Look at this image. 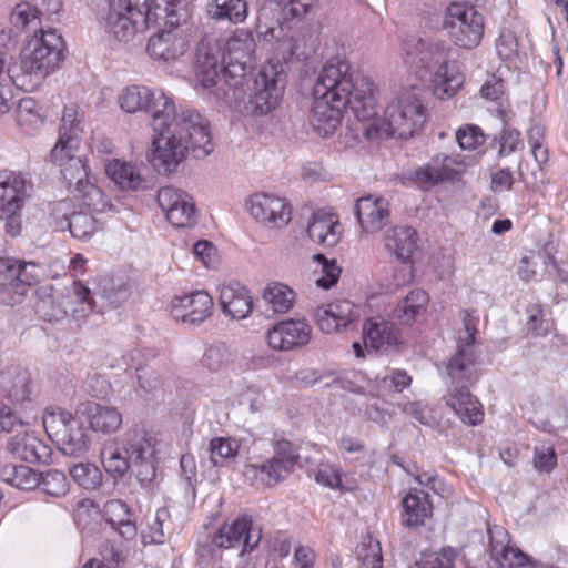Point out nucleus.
<instances>
[{"label": "nucleus", "mask_w": 568, "mask_h": 568, "mask_svg": "<svg viewBox=\"0 0 568 568\" xmlns=\"http://www.w3.org/2000/svg\"><path fill=\"white\" fill-rule=\"evenodd\" d=\"M490 557L500 568H532L531 559L519 548L510 545V536L501 526H488Z\"/></svg>", "instance_id": "aec40b11"}, {"label": "nucleus", "mask_w": 568, "mask_h": 568, "mask_svg": "<svg viewBox=\"0 0 568 568\" xmlns=\"http://www.w3.org/2000/svg\"><path fill=\"white\" fill-rule=\"evenodd\" d=\"M156 135L146 156L162 175L174 172L184 161L187 150L196 158L207 156L213 151L209 122L196 110L180 106L168 119V126L153 130Z\"/></svg>", "instance_id": "f03ea898"}, {"label": "nucleus", "mask_w": 568, "mask_h": 568, "mask_svg": "<svg viewBox=\"0 0 568 568\" xmlns=\"http://www.w3.org/2000/svg\"><path fill=\"white\" fill-rule=\"evenodd\" d=\"M180 24L170 26L166 24L165 19H160L159 26H162V29L150 38L146 45V51L152 59L171 62L184 55L187 41L179 28Z\"/></svg>", "instance_id": "a211bd4d"}, {"label": "nucleus", "mask_w": 568, "mask_h": 568, "mask_svg": "<svg viewBox=\"0 0 568 568\" xmlns=\"http://www.w3.org/2000/svg\"><path fill=\"white\" fill-rule=\"evenodd\" d=\"M171 516L168 508H159L152 523L148 525L146 530L142 531L143 544L162 545L165 542L166 532L171 529Z\"/></svg>", "instance_id": "09e8293b"}, {"label": "nucleus", "mask_w": 568, "mask_h": 568, "mask_svg": "<svg viewBox=\"0 0 568 568\" xmlns=\"http://www.w3.org/2000/svg\"><path fill=\"white\" fill-rule=\"evenodd\" d=\"M386 248L403 263H407L417 247V233L410 226H396L388 231Z\"/></svg>", "instance_id": "c9c22d12"}, {"label": "nucleus", "mask_w": 568, "mask_h": 568, "mask_svg": "<svg viewBox=\"0 0 568 568\" xmlns=\"http://www.w3.org/2000/svg\"><path fill=\"white\" fill-rule=\"evenodd\" d=\"M250 214L257 221L273 227H283L292 219V207L283 197L257 193L247 202Z\"/></svg>", "instance_id": "412c9836"}, {"label": "nucleus", "mask_w": 568, "mask_h": 568, "mask_svg": "<svg viewBox=\"0 0 568 568\" xmlns=\"http://www.w3.org/2000/svg\"><path fill=\"white\" fill-rule=\"evenodd\" d=\"M158 203L168 221L175 227H190L196 223V207L190 194L173 186L161 187Z\"/></svg>", "instance_id": "dca6fc26"}, {"label": "nucleus", "mask_w": 568, "mask_h": 568, "mask_svg": "<svg viewBox=\"0 0 568 568\" xmlns=\"http://www.w3.org/2000/svg\"><path fill=\"white\" fill-rule=\"evenodd\" d=\"M251 467L261 474L262 479L268 486L281 483L294 470V468L287 466V462H282L273 456L265 459L262 464L251 465Z\"/></svg>", "instance_id": "3c124183"}, {"label": "nucleus", "mask_w": 568, "mask_h": 568, "mask_svg": "<svg viewBox=\"0 0 568 568\" xmlns=\"http://www.w3.org/2000/svg\"><path fill=\"white\" fill-rule=\"evenodd\" d=\"M449 59V48L440 41H428V50L424 51V58L415 60V73L423 78L433 68Z\"/></svg>", "instance_id": "de8ad7c7"}, {"label": "nucleus", "mask_w": 568, "mask_h": 568, "mask_svg": "<svg viewBox=\"0 0 568 568\" xmlns=\"http://www.w3.org/2000/svg\"><path fill=\"white\" fill-rule=\"evenodd\" d=\"M91 294L94 301V296L99 295L101 298L108 302L110 306L118 307L129 298L130 287L125 283L115 284L113 281H108L100 292H91Z\"/></svg>", "instance_id": "052dcab7"}, {"label": "nucleus", "mask_w": 568, "mask_h": 568, "mask_svg": "<svg viewBox=\"0 0 568 568\" xmlns=\"http://www.w3.org/2000/svg\"><path fill=\"white\" fill-rule=\"evenodd\" d=\"M74 207L71 200H62L52 205L50 219L55 231H67L70 217L74 214Z\"/></svg>", "instance_id": "e2e57ef3"}, {"label": "nucleus", "mask_w": 568, "mask_h": 568, "mask_svg": "<svg viewBox=\"0 0 568 568\" xmlns=\"http://www.w3.org/2000/svg\"><path fill=\"white\" fill-rule=\"evenodd\" d=\"M315 318L323 333L332 334L358 320V308L347 300H338L315 310Z\"/></svg>", "instance_id": "b1692460"}, {"label": "nucleus", "mask_w": 568, "mask_h": 568, "mask_svg": "<svg viewBox=\"0 0 568 568\" xmlns=\"http://www.w3.org/2000/svg\"><path fill=\"white\" fill-rule=\"evenodd\" d=\"M425 108L414 91L402 92L385 109V116L375 114L359 121L363 135L369 140L408 139L425 122Z\"/></svg>", "instance_id": "20e7f679"}, {"label": "nucleus", "mask_w": 568, "mask_h": 568, "mask_svg": "<svg viewBox=\"0 0 568 568\" xmlns=\"http://www.w3.org/2000/svg\"><path fill=\"white\" fill-rule=\"evenodd\" d=\"M457 556V549L448 547L439 552L427 555L418 564V568H455Z\"/></svg>", "instance_id": "0e129e2a"}, {"label": "nucleus", "mask_w": 568, "mask_h": 568, "mask_svg": "<svg viewBox=\"0 0 568 568\" xmlns=\"http://www.w3.org/2000/svg\"><path fill=\"white\" fill-rule=\"evenodd\" d=\"M400 505V521L406 528L419 529L433 516L434 506L428 491L424 489L410 488L402 498Z\"/></svg>", "instance_id": "c85d7f7f"}, {"label": "nucleus", "mask_w": 568, "mask_h": 568, "mask_svg": "<svg viewBox=\"0 0 568 568\" xmlns=\"http://www.w3.org/2000/svg\"><path fill=\"white\" fill-rule=\"evenodd\" d=\"M75 414L84 417L89 427L95 433L113 434L123 423L122 414L116 407L89 400L80 403Z\"/></svg>", "instance_id": "cd10ccee"}, {"label": "nucleus", "mask_w": 568, "mask_h": 568, "mask_svg": "<svg viewBox=\"0 0 568 568\" xmlns=\"http://www.w3.org/2000/svg\"><path fill=\"white\" fill-rule=\"evenodd\" d=\"M263 298L273 313L284 314L293 307L295 293L287 285L274 282L264 288Z\"/></svg>", "instance_id": "49530a36"}, {"label": "nucleus", "mask_w": 568, "mask_h": 568, "mask_svg": "<svg viewBox=\"0 0 568 568\" xmlns=\"http://www.w3.org/2000/svg\"><path fill=\"white\" fill-rule=\"evenodd\" d=\"M40 11L32 7L29 1L18 3L11 11L10 23L18 30L23 32H33L40 34V28H44Z\"/></svg>", "instance_id": "a18cd8bd"}, {"label": "nucleus", "mask_w": 568, "mask_h": 568, "mask_svg": "<svg viewBox=\"0 0 568 568\" xmlns=\"http://www.w3.org/2000/svg\"><path fill=\"white\" fill-rule=\"evenodd\" d=\"M464 375L463 372L459 376L454 377L450 374L449 365H446V404L464 424L476 426L483 422L484 412L480 402L470 394L469 387L479 379L480 374L478 367H476L475 378L466 379Z\"/></svg>", "instance_id": "4468645a"}, {"label": "nucleus", "mask_w": 568, "mask_h": 568, "mask_svg": "<svg viewBox=\"0 0 568 568\" xmlns=\"http://www.w3.org/2000/svg\"><path fill=\"white\" fill-rule=\"evenodd\" d=\"M261 537V529L253 528L248 517H241L231 525H223L212 537V545L219 549L242 545L241 554L251 552L257 547Z\"/></svg>", "instance_id": "6ab92c4d"}, {"label": "nucleus", "mask_w": 568, "mask_h": 568, "mask_svg": "<svg viewBox=\"0 0 568 568\" xmlns=\"http://www.w3.org/2000/svg\"><path fill=\"white\" fill-rule=\"evenodd\" d=\"M40 278L34 262L0 256V301L9 306L22 302L30 286Z\"/></svg>", "instance_id": "f8f14e48"}, {"label": "nucleus", "mask_w": 568, "mask_h": 568, "mask_svg": "<svg viewBox=\"0 0 568 568\" xmlns=\"http://www.w3.org/2000/svg\"><path fill=\"white\" fill-rule=\"evenodd\" d=\"M70 305L72 317L79 325L97 311L91 290L80 281L73 283L69 295L55 291L52 285H43L36 291L34 311L45 322L62 321L68 315Z\"/></svg>", "instance_id": "0eeeda50"}, {"label": "nucleus", "mask_w": 568, "mask_h": 568, "mask_svg": "<svg viewBox=\"0 0 568 568\" xmlns=\"http://www.w3.org/2000/svg\"><path fill=\"white\" fill-rule=\"evenodd\" d=\"M219 302L222 312L233 320H244L253 311V297L250 291L239 282L223 284Z\"/></svg>", "instance_id": "c756f323"}, {"label": "nucleus", "mask_w": 568, "mask_h": 568, "mask_svg": "<svg viewBox=\"0 0 568 568\" xmlns=\"http://www.w3.org/2000/svg\"><path fill=\"white\" fill-rule=\"evenodd\" d=\"M0 393L14 404L29 400L30 390L26 375L17 367H10L0 373Z\"/></svg>", "instance_id": "ea45409f"}, {"label": "nucleus", "mask_w": 568, "mask_h": 568, "mask_svg": "<svg viewBox=\"0 0 568 568\" xmlns=\"http://www.w3.org/2000/svg\"><path fill=\"white\" fill-rule=\"evenodd\" d=\"M153 0H110L105 13H100L104 31L119 42H128L149 24H159L165 16L155 14Z\"/></svg>", "instance_id": "423d86ee"}, {"label": "nucleus", "mask_w": 568, "mask_h": 568, "mask_svg": "<svg viewBox=\"0 0 568 568\" xmlns=\"http://www.w3.org/2000/svg\"><path fill=\"white\" fill-rule=\"evenodd\" d=\"M232 362V355L224 344L211 345L202 357V366L212 373L220 372Z\"/></svg>", "instance_id": "6e6d98bb"}, {"label": "nucleus", "mask_w": 568, "mask_h": 568, "mask_svg": "<svg viewBox=\"0 0 568 568\" xmlns=\"http://www.w3.org/2000/svg\"><path fill=\"white\" fill-rule=\"evenodd\" d=\"M124 450L128 457L112 444L103 446L100 455L105 471L122 476L131 467L141 485L152 483L156 475L154 438L144 430H134L128 435Z\"/></svg>", "instance_id": "39448f33"}, {"label": "nucleus", "mask_w": 568, "mask_h": 568, "mask_svg": "<svg viewBox=\"0 0 568 568\" xmlns=\"http://www.w3.org/2000/svg\"><path fill=\"white\" fill-rule=\"evenodd\" d=\"M6 449L13 458L29 464L45 463L51 456L50 447L28 429L10 436Z\"/></svg>", "instance_id": "a878e982"}, {"label": "nucleus", "mask_w": 568, "mask_h": 568, "mask_svg": "<svg viewBox=\"0 0 568 568\" xmlns=\"http://www.w3.org/2000/svg\"><path fill=\"white\" fill-rule=\"evenodd\" d=\"M316 0H291L281 8V17L285 22L302 21Z\"/></svg>", "instance_id": "69168bd1"}, {"label": "nucleus", "mask_w": 568, "mask_h": 568, "mask_svg": "<svg viewBox=\"0 0 568 568\" xmlns=\"http://www.w3.org/2000/svg\"><path fill=\"white\" fill-rule=\"evenodd\" d=\"M465 77L454 60H446L439 64L432 75L433 93L440 100H448L462 89Z\"/></svg>", "instance_id": "473e14b6"}, {"label": "nucleus", "mask_w": 568, "mask_h": 568, "mask_svg": "<svg viewBox=\"0 0 568 568\" xmlns=\"http://www.w3.org/2000/svg\"><path fill=\"white\" fill-rule=\"evenodd\" d=\"M42 491L52 497H63L69 490V483L65 474L58 469H50L40 473V485Z\"/></svg>", "instance_id": "5fc2aeb1"}, {"label": "nucleus", "mask_w": 568, "mask_h": 568, "mask_svg": "<svg viewBox=\"0 0 568 568\" xmlns=\"http://www.w3.org/2000/svg\"><path fill=\"white\" fill-rule=\"evenodd\" d=\"M428 302L429 296L424 290H412L404 298L398 301L393 315L403 324L409 325L426 311Z\"/></svg>", "instance_id": "58836bf2"}, {"label": "nucleus", "mask_w": 568, "mask_h": 568, "mask_svg": "<svg viewBox=\"0 0 568 568\" xmlns=\"http://www.w3.org/2000/svg\"><path fill=\"white\" fill-rule=\"evenodd\" d=\"M70 475L84 489H95L102 483V474L93 464H77L70 469Z\"/></svg>", "instance_id": "4d7b16f0"}, {"label": "nucleus", "mask_w": 568, "mask_h": 568, "mask_svg": "<svg viewBox=\"0 0 568 568\" xmlns=\"http://www.w3.org/2000/svg\"><path fill=\"white\" fill-rule=\"evenodd\" d=\"M100 229L98 221L88 213L74 212L67 231L79 241H89Z\"/></svg>", "instance_id": "603ef678"}, {"label": "nucleus", "mask_w": 568, "mask_h": 568, "mask_svg": "<svg viewBox=\"0 0 568 568\" xmlns=\"http://www.w3.org/2000/svg\"><path fill=\"white\" fill-rule=\"evenodd\" d=\"M223 55L224 53L217 44L207 40H202L199 43L195 67L197 89L207 90L215 99L231 103L233 88L224 79L225 63L223 62Z\"/></svg>", "instance_id": "9d476101"}, {"label": "nucleus", "mask_w": 568, "mask_h": 568, "mask_svg": "<svg viewBox=\"0 0 568 568\" xmlns=\"http://www.w3.org/2000/svg\"><path fill=\"white\" fill-rule=\"evenodd\" d=\"M60 450L68 456H80L89 448V436L80 423L57 433Z\"/></svg>", "instance_id": "c03bdc74"}, {"label": "nucleus", "mask_w": 568, "mask_h": 568, "mask_svg": "<svg viewBox=\"0 0 568 568\" xmlns=\"http://www.w3.org/2000/svg\"><path fill=\"white\" fill-rule=\"evenodd\" d=\"M206 11L212 19L239 24L246 20L248 4L246 0H211Z\"/></svg>", "instance_id": "a19ab883"}, {"label": "nucleus", "mask_w": 568, "mask_h": 568, "mask_svg": "<svg viewBox=\"0 0 568 568\" xmlns=\"http://www.w3.org/2000/svg\"><path fill=\"white\" fill-rule=\"evenodd\" d=\"M363 339L366 349L389 352L400 344V331L395 323L383 317H372L363 324Z\"/></svg>", "instance_id": "bb28decb"}, {"label": "nucleus", "mask_w": 568, "mask_h": 568, "mask_svg": "<svg viewBox=\"0 0 568 568\" xmlns=\"http://www.w3.org/2000/svg\"><path fill=\"white\" fill-rule=\"evenodd\" d=\"M465 168L463 161L450 155L437 154L426 165L417 169L415 176L422 184L436 185L459 180Z\"/></svg>", "instance_id": "393cba45"}, {"label": "nucleus", "mask_w": 568, "mask_h": 568, "mask_svg": "<svg viewBox=\"0 0 568 568\" xmlns=\"http://www.w3.org/2000/svg\"><path fill=\"white\" fill-rule=\"evenodd\" d=\"M213 298L205 291H195L172 300V315L176 321L199 325L213 311Z\"/></svg>", "instance_id": "4be33fe9"}, {"label": "nucleus", "mask_w": 568, "mask_h": 568, "mask_svg": "<svg viewBox=\"0 0 568 568\" xmlns=\"http://www.w3.org/2000/svg\"><path fill=\"white\" fill-rule=\"evenodd\" d=\"M534 467L539 473H550L557 465V454L552 446L539 445L534 450Z\"/></svg>", "instance_id": "774afa93"}, {"label": "nucleus", "mask_w": 568, "mask_h": 568, "mask_svg": "<svg viewBox=\"0 0 568 568\" xmlns=\"http://www.w3.org/2000/svg\"><path fill=\"white\" fill-rule=\"evenodd\" d=\"M73 192L81 204L93 212H104L110 207V203L102 190L89 180L83 185L77 186Z\"/></svg>", "instance_id": "8fccbe9b"}, {"label": "nucleus", "mask_w": 568, "mask_h": 568, "mask_svg": "<svg viewBox=\"0 0 568 568\" xmlns=\"http://www.w3.org/2000/svg\"><path fill=\"white\" fill-rule=\"evenodd\" d=\"M64 41L55 29L40 28V34H33L23 51L20 72L16 68L7 69L13 84L24 91L36 89L41 81L59 68L63 59Z\"/></svg>", "instance_id": "7ed1b4c3"}, {"label": "nucleus", "mask_w": 568, "mask_h": 568, "mask_svg": "<svg viewBox=\"0 0 568 568\" xmlns=\"http://www.w3.org/2000/svg\"><path fill=\"white\" fill-rule=\"evenodd\" d=\"M105 172L122 190L138 191L145 187V180L140 170L131 163L113 160L106 164Z\"/></svg>", "instance_id": "e433bc0d"}, {"label": "nucleus", "mask_w": 568, "mask_h": 568, "mask_svg": "<svg viewBox=\"0 0 568 568\" xmlns=\"http://www.w3.org/2000/svg\"><path fill=\"white\" fill-rule=\"evenodd\" d=\"M349 70L345 60L332 58L316 78L311 123L322 136L334 133L347 109L358 122L375 114L374 84L365 79L354 82Z\"/></svg>", "instance_id": "f257e3e1"}, {"label": "nucleus", "mask_w": 568, "mask_h": 568, "mask_svg": "<svg viewBox=\"0 0 568 568\" xmlns=\"http://www.w3.org/2000/svg\"><path fill=\"white\" fill-rule=\"evenodd\" d=\"M255 48L253 33L244 29H239L226 42L223 52L224 79L233 88L235 99L243 92V81L255 65Z\"/></svg>", "instance_id": "1a4fd4ad"}, {"label": "nucleus", "mask_w": 568, "mask_h": 568, "mask_svg": "<svg viewBox=\"0 0 568 568\" xmlns=\"http://www.w3.org/2000/svg\"><path fill=\"white\" fill-rule=\"evenodd\" d=\"M443 27L456 45L473 49L483 39L484 17L467 2H453L447 7Z\"/></svg>", "instance_id": "9b49d317"}, {"label": "nucleus", "mask_w": 568, "mask_h": 568, "mask_svg": "<svg viewBox=\"0 0 568 568\" xmlns=\"http://www.w3.org/2000/svg\"><path fill=\"white\" fill-rule=\"evenodd\" d=\"M357 558L364 568H383L382 547L378 540L365 538L358 546Z\"/></svg>", "instance_id": "13d9d810"}, {"label": "nucleus", "mask_w": 568, "mask_h": 568, "mask_svg": "<svg viewBox=\"0 0 568 568\" xmlns=\"http://www.w3.org/2000/svg\"><path fill=\"white\" fill-rule=\"evenodd\" d=\"M314 258L322 267V275L316 280V285L329 290L338 282L342 270L336 260H328L324 254H316Z\"/></svg>", "instance_id": "bf43d9fd"}, {"label": "nucleus", "mask_w": 568, "mask_h": 568, "mask_svg": "<svg viewBox=\"0 0 568 568\" xmlns=\"http://www.w3.org/2000/svg\"><path fill=\"white\" fill-rule=\"evenodd\" d=\"M33 193L31 178L22 172L0 171V212L12 214L21 212Z\"/></svg>", "instance_id": "f3484780"}, {"label": "nucleus", "mask_w": 568, "mask_h": 568, "mask_svg": "<svg viewBox=\"0 0 568 568\" xmlns=\"http://www.w3.org/2000/svg\"><path fill=\"white\" fill-rule=\"evenodd\" d=\"M103 517L106 524L124 539H132L136 535L134 515L129 506L120 500L112 499L104 504Z\"/></svg>", "instance_id": "f704fd0d"}, {"label": "nucleus", "mask_w": 568, "mask_h": 568, "mask_svg": "<svg viewBox=\"0 0 568 568\" xmlns=\"http://www.w3.org/2000/svg\"><path fill=\"white\" fill-rule=\"evenodd\" d=\"M60 166V172L68 186L73 190L81 186L89 180L87 161L81 156H74V152L62 153L61 159L51 158Z\"/></svg>", "instance_id": "4c0bfd02"}, {"label": "nucleus", "mask_w": 568, "mask_h": 568, "mask_svg": "<svg viewBox=\"0 0 568 568\" xmlns=\"http://www.w3.org/2000/svg\"><path fill=\"white\" fill-rule=\"evenodd\" d=\"M312 336V327L304 320L282 321L267 333L268 345L276 351H291L306 345Z\"/></svg>", "instance_id": "5701e85b"}, {"label": "nucleus", "mask_w": 568, "mask_h": 568, "mask_svg": "<svg viewBox=\"0 0 568 568\" xmlns=\"http://www.w3.org/2000/svg\"><path fill=\"white\" fill-rule=\"evenodd\" d=\"M417 483L438 495L440 498H449L453 495V487L436 474L424 471L416 477Z\"/></svg>", "instance_id": "338daca9"}, {"label": "nucleus", "mask_w": 568, "mask_h": 568, "mask_svg": "<svg viewBox=\"0 0 568 568\" xmlns=\"http://www.w3.org/2000/svg\"><path fill=\"white\" fill-rule=\"evenodd\" d=\"M119 104L128 113L145 111L151 116L153 130H163L168 126V119L175 114L173 100L161 89L146 85L126 87L119 95Z\"/></svg>", "instance_id": "6e6552de"}, {"label": "nucleus", "mask_w": 568, "mask_h": 568, "mask_svg": "<svg viewBox=\"0 0 568 568\" xmlns=\"http://www.w3.org/2000/svg\"><path fill=\"white\" fill-rule=\"evenodd\" d=\"M388 202L383 197L363 196L356 201L355 214L361 227L366 232H376L388 222Z\"/></svg>", "instance_id": "7c9ffc66"}, {"label": "nucleus", "mask_w": 568, "mask_h": 568, "mask_svg": "<svg viewBox=\"0 0 568 568\" xmlns=\"http://www.w3.org/2000/svg\"><path fill=\"white\" fill-rule=\"evenodd\" d=\"M155 14L165 16L166 24L176 26L187 19L186 0H153Z\"/></svg>", "instance_id": "864d4df0"}, {"label": "nucleus", "mask_w": 568, "mask_h": 568, "mask_svg": "<svg viewBox=\"0 0 568 568\" xmlns=\"http://www.w3.org/2000/svg\"><path fill=\"white\" fill-rule=\"evenodd\" d=\"M0 477L21 490H32L40 485V473L24 465L7 464L0 469Z\"/></svg>", "instance_id": "37998d69"}, {"label": "nucleus", "mask_w": 568, "mask_h": 568, "mask_svg": "<svg viewBox=\"0 0 568 568\" xmlns=\"http://www.w3.org/2000/svg\"><path fill=\"white\" fill-rule=\"evenodd\" d=\"M463 329L458 332L456 353L448 359L450 374L454 377L464 372V378L473 379L476 377L477 354L475 343L477 335V325L479 321L475 311H463Z\"/></svg>", "instance_id": "2eb2a0df"}, {"label": "nucleus", "mask_w": 568, "mask_h": 568, "mask_svg": "<svg viewBox=\"0 0 568 568\" xmlns=\"http://www.w3.org/2000/svg\"><path fill=\"white\" fill-rule=\"evenodd\" d=\"M338 227V219L334 213L318 210L313 213L307 226V234L313 242L332 247L339 241Z\"/></svg>", "instance_id": "72a5a7b5"}, {"label": "nucleus", "mask_w": 568, "mask_h": 568, "mask_svg": "<svg viewBox=\"0 0 568 568\" xmlns=\"http://www.w3.org/2000/svg\"><path fill=\"white\" fill-rule=\"evenodd\" d=\"M245 438L214 437L209 444V457L214 467H224L235 459Z\"/></svg>", "instance_id": "79ce46f5"}, {"label": "nucleus", "mask_w": 568, "mask_h": 568, "mask_svg": "<svg viewBox=\"0 0 568 568\" xmlns=\"http://www.w3.org/2000/svg\"><path fill=\"white\" fill-rule=\"evenodd\" d=\"M60 135L51 151V158L61 159L62 153L75 152L79 148L83 114L75 106H65L61 120Z\"/></svg>", "instance_id": "2f4dec72"}, {"label": "nucleus", "mask_w": 568, "mask_h": 568, "mask_svg": "<svg viewBox=\"0 0 568 568\" xmlns=\"http://www.w3.org/2000/svg\"><path fill=\"white\" fill-rule=\"evenodd\" d=\"M456 141L463 150H475L485 142V134L479 126L467 124L457 130Z\"/></svg>", "instance_id": "680f3d73"}, {"label": "nucleus", "mask_w": 568, "mask_h": 568, "mask_svg": "<svg viewBox=\"0 0 568 568\" xmlns=\"http://www.w3.org/2000/svg\"><path fill=\"white\" fill-rule=\"evenodd\" d=\"M284 92L283 75L276 65L262 68L254 78L253 92L243 109L244 115H263L275 110Z\"/></svg>", "instance_id": "ddd939ff"}]
</instances>
